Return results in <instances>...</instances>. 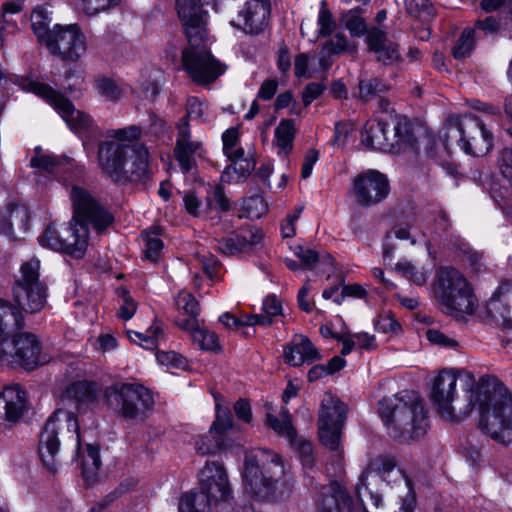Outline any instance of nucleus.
Segmentation results:
<instances>
[{
	"label": "nucleus",
	"mask_w": 512,
	"mask_h": 512,
	"mask_svg": "<svg viewBox=\"0 0 512 512\" xmlns=\"http://www.w3.org/2000/svg\"><path fill=\"white\" fill-rule=\"evenodd\" d=\"M200 492H188L196 498L198 511H210L213 505L226 502L232 496V489L225 468L219 462H207L199 474Z\"/></svg>",
	"instance_id": "f8f14e48"
},
{
	"label": "nucleus",
	"mask_w": 512,
	"mask_h": 512,
	"mask_svg": "<svg viewBox=\"0 0 512 512\" xmlns=\"http://www.w3.org/2000/svg\"><path fill=\"white\" fill-rule=\"evenodd\" d=\"M144 241V259L151 263H157L164 248L163 241L159 237L157 229H149L142 233Z\"/></svg>",
	"instance_id": "f704fd0d"
},
{
	"label": "nucleus",
	"mask_w": 512,
	"mask_h": 512,
	"mask_svg": "<svg viewBox=\"0 0 512 512\" xmlns=\"http://www.w3.org/2000/svg\"><path fill=\"white\" fill-rule=\"evenodd\" d=\"M359 97L369 101L380 96L387 89L386 85L378 78H368L359 81Z\"/></svg>",
	"instance_id": "37998d69"
},
{
	"label": "nucleus",
	"mask_w": 512,
	"mask_h": 512,
	"mask_svg": "<svg viewBox=\"0 0 512 512\" xmlns=\"http://www.w3.org/2000/svg\"><path fill=\"white\" fill-rule=\"evenodd\" d=\"M177 308L186 315H199V305L195 297L187 292L181 291L175 298Z\"/></svg>",
	"instance_id": "6e6d98bb"
},
{
	"label": "nucleus",
	"mask_w": 512,
	"mask_h": 512,
	"mask_svg": "<svg viewBox=\"0 0 512 512\" xmlns=\"http://www.w3.org/2000/svg\"><path fill=\"white\" fill-rule=\"evenodd\" d=\"M262 239V232L256 227L241 229L235 236L223 238L218 242V249L226 255L248 251Z\"/></svg>",
	"instance_id": "5701e85b"
},
{
	"label": "nucleus",
	"mask_w": 512,
	"mask_h": 512,
	"mask_svg": "<svg viewBox=\"0 0 512 512\" xmlns=\"http://www.w3.org/2000/svg\"><path fill=\"white\" fill-rule=\"evenodd\" d=\"M187 116L206 121L207 105L197 97H189L186 104Z\"/></svg>",
	"instance_id": "0e129e2a"
},
{
	"label": "nucleus",
	"mask_w": 512,
	"mask_h": 512,
	"mask_svg": "<svg viewBox=\"0 0 512 512\" xmlns=\"http://www.w3.org/2000/svg\"><path fill=\"white\" fill-rule=\"evenodd\" d=\"M343 426L318 425L321 443L330 451H337L340 448V434Z\"/></svg>",
	"instance_id": "c03bdc74"
},
{
	"label": "nucleus",
	"mask_w": 512,
	"mask_h": 512,
	"mask_svg": "<svg viewBox=\"0 0 512 512\" xmlns=\"http://www.w3.org/2000/svg\"><path fill=\"white\" fill-rule=\"evenodd\" d=\"M68 163L51 154H37L31 159V166L48 173L59 174Z\"/></svg>",
	"instance_id": "58836bf2"
},
{
	"label": "nucleus",
	"mask_w": 512,
	"mask_h": 512,
	"mask_svg": "<svg viewBox=\"0 0 512 512\" xmlns=\"http://www.w3.org/2000/svg\"><path fill=\"white\" fill-rule=\"evenodd\" d=\"M233 427V419L230 411L220 404L216 405V418L210 427V433L222 435Z\"/></svg>",
	"instance_id": "09e8293b"
},
{
	"label": "nucleus",
	"mask_w": 512,
	"mask_h": 512,
	"mask_svg": "<svg viewBox=\"0 0 512 512\" xmlns=\"http://www.w3.org/2000/svg\"><path fill=\"white\" fill-rule=\"evenodd\" d=\"M406 10L409 14L423 20H427L433 15V7L429 0H405Z\"/></svg>",
	"instance_id": "603ef678"
},
{
	"label": "nucleus",
	"mask_w": 512,
	"mask_h": 512,
	"mask_svg": "<svg viewBox=\"0 0 512 512\" xmlns=\"http://www.w3.org/2000/svg\"><path fill=\"white\" fill-rule=\"evenodd\" d=\"M445 129L446 144L455 142L467 154L485 155L493 146V135L475 116L451 118Z\"/></svg>",
	"instance_id": "9d476101"
},
{
	"label": "nucleus",
	"mask_w": 512,
	"mask_h": 512,
	"mask_svg": "<svg viewBox=\"0 0 512 512\" xmlns=\"http://www.w3.org/2000/svg\"><path fill=\"white\" fill-rule=\"evenodd\" d=\"M431 400L450 421L477 407L481 431L497 443L512 444V391L496 376L483 375L476 381L470 371L442 369L433 380Z\"/></svg>",
	"instance_id": "f257e3e1"
},
{
	"label": "nucleus",
	"mask_w": 512,
	"mask_h": 512,
	"mask_svg": "<svg viewBox=\"0 0 512 512\" xmlns=\"http://www.w3.org/2000/svg\"><path fill=\"white\" fill-rule=\"evenodd\" d=\"M498 164L500 172L512 185V149L505 148L501 151Z\"/></svg>",
	"instance_id": "774afa93"
},
{
	"label": "nucleus",
	"mask_w": 512,
	"mask_h": 512,
	"mask_svg": "<svg viewBox=\"0 0 512 512\" xmlns=\"http://www.w3.org/2000/svg\"><path fill=\"white\" fill-rule=\"evenodd\" d=\"M207 210L228 211L230 209V201L225 196L224 189L221 185L212 187L206 197Z\"/></svg>",
	"instance_id": "a18cd8bd"
},
{
	"label": "nucleus",
	"mask_w": 512,
	"mask_h": 512,
	"mask_svg": "<svg viewBox=\"0 0 512 512\" xmlns=\"http://www.w3.org/2000/svg\"><path fill=\"white\" fill-rule=\"evenodd\" d=\"M323 47L330 51V54L338 55L350 50L351 46L343 33H336L332 39L327 41ZM354 50L355 47L353 46Z\"/></svg>",
	"instance_id": "680f3d73"
},
{
	"label": "nucleus",
	"mask_w": 512,
	"mask_h": 512,
	"mask_svg": "<svg viewBox=\"0 0 512 512\" xmlns=\"http://www.w3.org/2000/svg\"><path fill=\"white\" fill-rule=\"evenodd\" d=\"M505 18L502 12L497 17L488 16L483 20H477L475 22V28L483 31L485 34H494L499 31H505Z\"/></svg>",
	"instance_id": "864d4df0"
},
{
	"label": "nucleus",
	"mask_w": 512,
	"mask_h": 512,
	"mask_svg": "<svg viewBox=\"0 0 512 512\" xmlns=\"http://www.w3.org/2000/svg\"><path fill=\"white\" fill-rule=\"evenodd\" d=\"M432 295L441 311L455 317L474 314L478 300L465 275L452 266L439 267L431 283Z\"/></svg>",
	"instance_id": "39448f33"
},
{
	"label": "nucleus",
	"mask_w": 512,
	"mask_h": 512,
	"mask_svg": "<svg viewBox=\"0 0 512 512\" xmlns=\"http://www.w3.org/2000/svg\"><path fill=\"white\" fill-rule=\"evenodd\" d=\"M94 87L104 100L116 103L125 95V88L122 84L108 77H98Z\"/></svg>",
	"instance_id": "72a5a7b5"
},
{
	"label": "nucleus",
	"mask_w": 512,
	"mask_h": 512,
	"mask_svg": "<svg viewBox=\"0 0 512 512\" xmlns=\"http://www.w3.org/2000/svg\"><path fill=\"white\" fill-rule=\"evenodd\" d=\"M101 466L99 448L92 444H87L86 454L83 458V474L88 479L96 475V471Z\"/></svg>",
	"instance_id": "49530a36"
},
{
	"label": "nucleus",
	"mask_w": 512,
	"mask_h": 512,
	"mask_svg": "<svg viewBox=\"0 0 512 512\" xmlns=\"http://www.w3.org/2000/svg\"><path fill=\"white\" fill-rule=\"evenodd\" d=\"M347 411V406L337 397L326 394L321 403L318 425L343 426Z\"/></svg>",
	"instance_id": "a878e982"
},
{
	"label": "nucleus",
	"mask_w": 512,
	"mask_h": 512,
	"mask_svg": "<svg viewBox=\"0 0 512 512\" xmlns=\"http://www.w3.org/2000/svg\"><path fill=\"white\" fill-rule=\"evenodd\" d=\"M98 164L115 183L145 182L150 178L149 151L143 144L106 141L99 145Z\"/></svg>",
	"instance_id": "20e7f679"
},
{
	"label": "nucleus",
	"mask_w": 512,
	"mask_h": 512,
	"mask_svg": "<svg viewBox=\"0 0 512 512\" xmlns=\"http://www.w3.org/2000/svg\"><path fill=\"white\" fill-rule=\"evenodd\" d=\"M8 227L4 232L14 239H20L29 230V215L25 208L13 209L7 218Z\"/></svg>",
	"instance_id": "7c9ffc66"
},
{
	"label": "nucleus",
	"mask_w": 512,
	"mask_h": 512,
	"mask_svg": "<svg viewBox=\"0 0 512 512\" xmlns=\"http://www.w3.org/2000/svg\"><path fill=\"white\" fill-rule=\"evenodd\" d=\"M121 298H122V303L119 306V310H118L117 314H118L119 318L127 321V320H130L134 316L136 309H137V304L133 300V298L128 294L127 291L121 292Z\"/></svg>",
	"instance_id": "e2e57ef3"
},
{
	"label": "nucleus",
	"mask_w": 512,
	"mask_h": 512,
	"mask_svg": "<svg viewBox=\"0 0 512 512\" xmlns=\"http://www.w3.org/2000/svg\"><path fill=\"white\" fill-rule=\"evenodd\" d=\"M488 302L490 317L504 329H512V282L502 284Z\"/></svg>",
	"instance_id": "4be33fe9"
},
{
	"label": "nucleus",
	"mask_w": 512,
	"mask_h": 512,
	"mask_svg": "<svg viewBox=\"0 0 512 512\" xmlns=\"http://www.w3.org/2000/svg\"><path fill=\"white\" fill-rule=\"evenodd\" d=\"M177 139L174 147V157L184 174L196 170L200 160L205 159L206 150L203 143L192 139L187 117L180 119Z\"/></svg>",
	"instance_id": "a211bd4d"
},
{
	"label": "nucleus",
	"mask_w": 512,
	"mask_h": 512,
	"mask_svg": "<svg viewBox=\"0 0 512 512\" xmlns=\"http://www.w3.org/2000/svg\"><path fill=\"white\" fill-rule=\"evenodd\" d=\"M163 329L159 324L152 325L145 334L128 331V337L132 342L138 343L146 349H155L158 346V341L162 337Z\"/></svg>",
	"instance_id": "e433bc0d"
},
{
	"label": "nucleus",
	"mask_w": 512,
	"mask_h": 512,
	"mask_svg": "<svg viewBox=\"0 0 512 512\" xmlns=\"http://www.w3.org/2000/svg\"><path fill=\"white\" fill-rule=\"evenodd\" d=\"M361 142L368 149L389 153H401L408 147L418 152L417 141L402 120L393 121L392 127L382 120L368 121L361 132Z\"/></svg>",
	"instance_id": "6e6552de"
},
{
	"label": "nucleus",
	"mask_w": 512,
	"mask_h": 512,
	"mask_svg": "<svg viewBox=\"0 0 512 512\" xmlns=\"http://www.w3.org/2000/svg\"><path fill=\"white\" fill-rule=\"evenodd\" d=\"M255 168V163L250 159H240L227 166L221 176L224 181H240L246 178Z\"/></svg>",
	"instance_id": "4c0bfd02"
},
{
	"label": "nucleus",
	"mask_w": 512,
	"mask_h": 512,
	"mask_svg": "<svg viewBox=\"0 0 512 512\" xmlns=\"http://www.w3.org/2000/svg\"><path fill=\"white\" fill-rule=\"evenodd\" d=\"M426 338L430 344L440 348L457 350L460 346L457 339L434 328L426 331Z\"/></svg>",
	"instance_id": "de8ad7c7"
},
{
	"label": "nucleus",
	"mask_w": 512,
	"mask_h": 512,
	"mask_svg": "<svg viewBox=\"0 0 512 512\" xmlns=\"http://www.w3.org/2000/svg\"><path fill=\"white\" fill-rule=\"evenodd\" d=\"M378 412L388 429H393L394 437L407 434L411 438H419L427 431L428 419L424 403L408 392L382 398Z\"/></svg>",
	"instance_id": "423d86ee"
},
{
	"label": "nucleus",
	"mask_w": 512,
	"mask_h": 512,
	"mask_svg": "<svg viewBox=\"0 0 512 512\" xmlns=\"http://www.w3.org/2000/svg\"><path fill=\"white\" fill-rule=\"evenodd\" d=\"M24 323V316L18 309L0 300V337L10 331L23 328Z\"/></svg>",
	"instance_id": "cd10ccee"
},
{
	"label": "nucleus",
	"mask_w": 512,
	"mask_h": 512,
	"mask_svg": "<svg viewBox=\"0 0 512 512\" xmlns=\"http://www.w3.org/2000/svg\"><path fill=\"white\" fill-rule=\"evenodd\" d=\"M242 207L249 218H260L267 210V205L261 196H252L245 199Z\"/></svg>",
	"instance_id": "4d7b16f0"
},
{
	"label": "nucleus",
	"mask_w": 512,
	"mask_h": 512,
	"mask_svg": "<svg viewBox=\"0 0 512 512\" xmlns=\"http://www.w3.org/2000/svg\"><path fill=\"white\" fill-rule=\"evenodd\" d=\"M157 361L168 367H185L186 359L174 351H161L156 354Z\"/></svg>",
	"instance_id": "69168bd1"
},
{
	"label": "nucleus",
	"mask_w": 512,
	"mask_h": 512,
	"mask_svg": "<svg viewBox=\"0 0 512 512\" xmlns=\"http://www.w3.org/2000/svg\"><path fill=\"white\" fill-rule=\"evenodd\" d=\"M331 460L326 464V470L331 476H340L344 472L343 450L331 451Z\"/></svg>",
	"instance_id": "338daca9"
},
{
	"label": "nucleus",
	"mask_w": 512,
	"mask_h": 512,
	"mask_svg": "<svg viewBox=\"0 0 512 512\" xmlns=\"http://www.w3.org/2000/svg\"><path fill=\"white\" fill-rule=\"evenodd\" d=\"M295 137V123L292 119H284L279 122L275 128V141L279 148V153L284 156L293 148V140Z\"/></svg>",
	"instance_id": "473e14b6"
},
{
	"label": "nucleus",
	"mask_w": 512,
	"mask_h": 512,
	"mask_svg": "<svg viewBox=\"0 0 512 512\" xmlns=\"http://www.w3.org/2000/svg\"><path fill=\"white\" fill-rule=\"evenodd\" d=\"M72 232L69 229L57 230L54 225H49L44 234L39 237V242L42 246L48 247L55 251H61V248L67 247L64 239L70 237Z\"/></svg>",
	"instance_id": "c9c22d12"
},
{
	"label": "nucleus",
	"mask_w": 512,
	"mask_h": 512,
	"mask_svg": "<svg viewBox=\"0 0 512 512\" xmlns=\"http://www.w3.org/2000/svg\"><path fill=\"white\" fill-rule=\"evenodd\" d=\"M66 427L68 432L75 434L77 447L80 445L79 425L75 415L64 409H57L47 420L39 440V455L50 471L57 469L60 430Z\"/></svg>",
	"instance_id": "ddd939ff"
},
{
	"label": "nucleus",
	"mask_w": 512,
	"mask_h": 512,
	"mask_svg": "<svg viewBox=\"0 0 512 512\" xmlns=\"http://www.w3.org/2000/svg\"><path fill=\"white\" fill-rule=\"evenodd\" d=\"M319 37H328L336 29V22L332 13L326 8L325 1L322 2L321 9L317 19Z\"/></svg>",
	"instance_id": "3c124183"
},
{
	"label": "nucleus",
	"mask_w": 512,
	"mask_h": 512,
	"mask_svg": "<svg viewBox=\"0 0 512 512\" xmlns=\"http://www.w3.org/2000/svg\"><path fill=\"white\" fill-rule=\"evenodd\" d=\"M120 0H81V8L86 15L94 16L117 6Z\"/></svg>",
	"instance_id": "5fc2aeb1"
},
{
	"label": "nucleus",
	"mask_w": 512,
	"mask_h": 512,
	"mask_svg": "<svg viewBox=\"0 0 512 512\" xmlns=\"http://www.w3.org/2000/svg\"><path fill=\"white\" fill-rule=\"evenodd\" d=\"M475 29L466 28L456 41L452 54L455 59H464L468 57L475 47Z\"/></svg>",
	"instance_id": "ea45409f"
},
{
	"label": "nucleus",
	"mask_w": 512,
	"mask_h": 512,
	"mask_svg": "<svg viewBox=\"0 0 512 512\" xmlns=\"http://www.w3.org/2000/svg\"><path fill=\"white\" fill-rule=\"evenodd\" d=\"M192 340L202 350L215 351L220 348L218 336L205 328H199L198 331L194 332Z\"/></svg>",
	"instance_id": "8fccbe9b"
},
{
	"label": "nucleus",
	"mask_w": 512,
	"mask_h": 512,
	"mask_svg": "<svg viewBox=\"0 0 512 512\" xmlns=\"http://www.w3.org/2000/svg\"><path fill=\"white\" fill-rule=\"evenodd\" d=\"M352 501L346 490L338 482H331L322 492L318 512H351Z\"/></svg>",
	"instance_id": "393cba45"
},
{
	"label": "nucleus",
	"mask_w": 512,
	"mask_h": 512,
	"mask_svg": "<svg viewBox=\"0 0 512 512\" xmlns=\"http://www.w3.org/2000/svg\"><path fill=\"white\" fill-rule=\"evenodd\" d=\"M352 190L359 205H375L387 197L389 182L383 173L367 170L354 178Z\"/></svg>",
	"instance_id": "6ab92c4d"
},
{
	"label": "nucleus",
	"mask_w": 512,
	"mask_h": 512,
	"mask_svg": "<svg viewBox=\"0 0 512 512\" xmlns=\"http://www.w3.org/2000/svg\"><path fill=\"white\" fill-rule=\"evenodd\" d=\"M27 410V394L20 386L0 390V432L19 422Z\"/></svg>",
	"instance_id": "aec40b11"
},
{
	"label": "nucleus",
	"mask_w": 512,
	"mask_h": 512,
	"mask_svg": "<svg viewBox=\"0 0 512 512\" xmlns=\"http://www.w3.org/2000/svg\"><path fill=\"white\" fill-rule=\"evenodd\" d=\"M51 23V12L46 7L39 6L33 10L31 25L40 42L46 43L47 38L54 34V28H50Z\"/></svg>",
	"instance_id": "c85d7f7f"
},
{
	"label": "nucleus",
	"mask_w": 512,
	"mask_h": 512,
	"mask_svg": "<svg viewBox=\"0 0 512 512\" xmlns=\"http://www.w3.org/2000/svg\"><path fill=\"white\" fill-rule=\"evenodd\" d=\"M285 474L283 460L275 452L255 449L245 457L243 483L246 491L259 499L273 495Z\"/></svg>",
	"instance_id": "0eeeda50"
},
{
	"label": "nucleus",
	"mask_w": 512,
	"mask_h": 512,
	"mask_svg": "<svg viewBox=\"0 0 512 512\" xmlns=\"http://www.w3.org/2000/svg\"><path fill=\"white\" fill-rule=\"evenodd\" d=\"M295 76L298 78H310L318 72L316 67H310V59L308 54L300 53L296 56L294 61Z\"/></svg>",
	"instance_id": "13d9d810"
},
{
	"label": "nucleus",
	"mask_w": 512,
	"mask_h": 512,
	"mask_svg": "<svg viewBox=\"0 0 512 512\" xmlns=\"http://www.w3.org/2000/svg\"><path fill=\"white\" fill-rule=\"evenodd\" d=\"M237 8V17L232 24L249 34H259L268 25L269 0H229Z\"/></svg>",
	"instance_id": "f3484780"
},
{
	"label": "nucleus",
	"mask_w": 512,
	"mask_h": 512,
	"mask_svg": "<svg viewBox=\"0 0 512 512\" xmlns=\"http://www.w3.org/2000/svg\"><path fill=\"white\" fill-rule=\"evenodd\" d=\"M196 265L200 266L204 273L210 278H214L219 270V261L211 254L197 255L194 259Z\"/></svg>",
	"instance_id": "bf43d9fd"
},
{
	"label": "nucleus",
	"mask_w": 512,
	"mask_h": 512,
	"mask_svg": "<svg viewBox=\"0 0 512 512\" xmlns=\"http://www.w3.org/2000/svg\"><path fill=\"white\" fill-rule=\"evenodd\" d=\"M395 270L418 286L424 285L429 278V273L424 268L416 267L407 260L399 261Z\"/></svg>",
	"instance_id": "79ce46f5"
},
{
	"label": "nucleus",
	"mask_w": 512,
	"mask_h": 512,
	"mask_svg": "<svg viewBox=\"0 0 512 512\" xmlns=\"http://www.w3.org/2000/svg\"><path fill=\"white\" fill-rule=\"evenodd\" d=\"M24 88L51 105L74 133L86 137L95 132L96 126L90 115L77 110L68 98L48 84L29 80L24 84Z\"/></svg>",
	"instance_id": "9b49d317"
},
{
	"label": "nucleus",
	"mask_w": 512,
	"mask_h": 512,
	"mask_svg": "<svg viewBox=\"0 0 512 512\" xmlns=\"http://www.w3.org/2000/svg\"><path fill=\"white\" fill-rule=\"evenodd\" d=\"M176 6L188 39V46L181 55L182 67L193 82L209 85L225 72L226 66L211 54L208 47V13L202 8L201 0H177Z\"/></svg>",
	"instance_id": "f03ea898"
},
{
	"label": "nucleus",
	"mask_w": 512,
	"mask_h": 512,
	"mask_svg": "<svg viewBox=\"0 0 512 512\" xmlns=\"http://www.w3.org/2000/svg\"><path fill=\"white\" fill-rule=\"evenodd\" d=\"M141 127L137 125H130L125 128L111 130L109 136L122 142H131L137 140L141 136Z\"/></svg>",
	"instance_id": "052dcab7"
},
{
	"label": "nucleus",
	"mask_w": 512,
	"mask_h": 512,
	"mask_svg": "<svg viewBox=\"0 0 512 512\" xmlns=\"http://www.w3.org/2000/svg\"><path fill=\"white\" fill-rule=\"evenodd\" d=\"M0 362L4 365H20L33 369L46 362L41 356V344L30 332L16 334L12 339L0 341Z\"/></svg>",
	"instance_id": "2eb2a0df"
},
{
	"label": "nucleus",
	"mask_w": 512,
	"mask_h": 512,
	"mask_svg": "<svg viewBox=\"0 0 512 512\" xmlns=\"http://www.w3.org/2000/svg\"><path fill=\"white\" fill-rule=\"evenodd\" d=\"M266 424L277 434L286 437L289 441H294L296 431L291 423V416L286 407H282L279 416L268 412L266 414Z\"/></svg>",
	"instance_id": "c756f323"
},
{
	"label": "nucleus",
	"mask_w": 512,
	"mask_h": 512,
	"mask_svg": "<svg viewBox=\"0 0 512 512\" xmlns=\"http://www.w3.org/2000/svg\"><path fill=\"white\" fill-rule=\"evenodd\" d=\"M45 44L51 53L68 61L79 60L87 50L86 37L77 25H54V34Z\"/></svg>",
	"instance_id": "dca6fc26"
},
{
	"label": "nucleus",
	"mask_w": 512,
	"mask_h": 512,
	"mask_svg": "<svg viewBox=\"0 0 512 512\" xmlns=\"http://www.w3.org/2000/svg\"><path fill=\"white\" fill-rule=\"evenodd\" d=\"M40 266V260L35 257L24 261L20 266V274L12 288L17 304L14 308L20 312L37 313L46 305L47 286L40 280Z\"/></svg>",
	"instance_id": "1a4fd4ad"
},
{
	"label": "nucleus",
	"mask_w": 512,
	"mask_h": 512,
	"mask_svg": "<svg viewBox=\"0 0 512 512\" xmlns=\"http://www.w3.org/2000/svg\"><path fill=\"white\" fill-rule=\"evenodd\" d=\"M364 10L361 7H355L342 12L340 23L349 31L352 37H362L368 35V29L365 18L362 16Z\"/></svg>",
	"instance_id": "bb28decb"
},
{
	"label": "nucleus",
	"mask_w": 512,
	"mask_h": 512,
	"mask_svg": "<svg viewBox=\"0 0 512 512\" xmlns=\"http://www.w3.org/2000/svg\"><path fill=\"white\" fill-rule=\"evenodd\" d=\"M298 457L306 470H311L316 464L313 445L310 441L305 439H298L295 435L294 441H290Z\"/></svg>",
	"instance_id": "a19ab883"
},
{
	"label": "nucleus",
	"mask_w": 512,
	"mask_h": 512,
	"mask_svg": "<svg viewBox=\"0 0 512 512\" xmlns=\"http://www.w3.org/2000/svg\"><path fill=\"white\" fill-rule=\"evenodd\" d=\"M366 43L371 52L376 55L378 62L384 65H393L402 61L398 45L387 38V33L380 28L370 29Z\"/></svg>",
	"instance_id": "412c9836"
},
{
	"label": "nucleus",
	"mask_w": 512,
	"mask_h": 512,
	"mask_svg": "<svg viewBox=\"0 0 512 512\" xmlns=\"http://www.w3.org/2000/svg\"><path fill=\"white\" fill-rule=\"evenodd\" d=\"M284 359L291 366H300L320 359V353L307 337L298 335L285 348Z\"/></svg>",
	"instance_id": "b1692460"
},
{
	"label": "nucleus",
	"mask_w": 512,
	"mask_h": 512,
	"mask_svg": "<svg viewBox=\"0 0 512 512\" xmlns=\"http://www.w3.org/2000/svg\"><path fill=\"white\" fill-rule=\"evenodd\" d=\"M74 215L68 226L72 233L66 237L62 252L75 258L83 257L88 245V225H92L98 234L103 233L114 221L113 215L86 189L73 186L70 192Z\"/></svg>",
	"instance_id": "7ed1b4c3"
},
{
	"label": "nucleus",
	"mask_w": 512,
	"mask_h": 512,
	"mask_svg": "<svg viewBox=\"0 0 512 512\" xmlns=\"http://www.w3.org/2000/svg\"><path fill=\"white\" fill-rule=\"evenodd\" d=\"M66 394L68 397H72L78 406L90 405L95 402L98 389L94 383L78 381L69 387Z\"/></svg>",
	"instance_id": "2f4dec72"
},
{
	"label": "nucleus",
	"mask_w": 512,
	"mask_h": 512,
	"mask_svg": "<svg viewBox=\"0 0 512 512\" xmlns=\"http://www.w3.org/2000/svg\"><path fill=\"white\" fill-rule=\"evenodd\" d=\"M107 395L116 403L118 413L128 420H143L155 404L150 390L139 383L121 384Z\"/></svg>",
	"instance_id": "4468645a"
}]
</instances>
